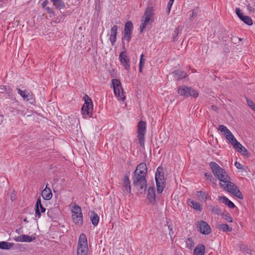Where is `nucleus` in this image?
Here are the masks:
<instances>
[{
	"mask_svg": "<svg viewBox=\"0 0 255 255\" xmlns=\"http://www.w3.org/2000/svg\"><path fill=\"white\" fill-rule=\"evenodd\" d=\"M137 137L138 140V143L140 146L144 147L145 135L146 131V124L145 122L140 121L137 124Z\"/></svg>",
	"mask_w": 255,
	"mask_h": 255,
	"instance_id": "obj_4",
	"label": "nucleus"
},
{
	"mask_svg": "<svg viewBox=\"0 0 255 255\" xmlns=\"http://www.w3.org/2000/svg\"><path fill=\"white\" fill-rule=\"evenodd\" d=\"M53 211L54 209H50L48 210L47 212V216L51 218H52L53 217Z\"/></svg>",
	"mask_w": 255,
	"mask_h": 255,
	"instance_id": "obj_47",
	"label": "nucleus"
},
{
	"mask_svg": "<svg viewBox=\"0 0 255 255\" xmlns=\"http://www.w3.org/2000/svg\"><path fill=\"white\" fill-rule=\"evenodd\" d=\"M212 109L215 111H217L218 108L216 106L213 105L212 106Z\"/></svg>",
	"mask_w": 255,
	"mask_h": 255,
	"instance_id": "obj_58",
	"label": "nucleus"
},
{
	"mask_svg": "<svg viewBox=\"0 0 255 255\" xmlns=\"http://www.w3.org/2000/svg\"><path fill=\"white\" fill-rule=\"evenodd\" d=\"M72 218L77 225L81 226L83 224V214L82 213H72Z\"/></svg>",
	"mask_w": 255,
	"mask_h": 255,
	"instance_id": "obj_14",
	"label": "nucleus"
},
{
	"mask_svg": "<svg viewBox=\"0 0 255 255\" xmlns=\"http://www.w3.org/2000/svg\"><path fill=\"white\" fill-rule=\"evenodd\" d=\"M235 165L237 168L240 169H243L244 167V166L242 164H241L240 163L237 161L235 162Z\"/></svg>",
	"mask_w": 255,
	"mask_h": 255,
	"instance_id": "obj_50",
	"label": "nucleus"
},
{
	"mask_svg": "<svg viewBox=\"0 0 255 255\" xmlns=\"http://www.w3.org/2000/svg\"><path fill=\"white\" fill-rule=\"evenodd\" d=\"M167 225H168V229L169 230V234L170 235H171V234H172L173 233V232L172 231V228H171V226L170 225L168 224V222H167Z\"/></svg>",
	"mask_w": 255,
	"mask_h": 255,
	"instance_id": "obj_54",
	"label": "nucleus"
},
{
	"mask_svg": "<svg viewBox=\"0 0 255 255\" xmlns=\"http://www.w3.org/2000/svg\"><path fill=\"white\" fill-rule=\"evenodd\" d=\"M90 218L92 223L94 226H96L98 224L99 222V217L94 211L91 212Z\"/></svg>",
	"mask_w": 255,
	"mask_h": 255,
	"instance_id": "obj_25",
	"label": "nucleus"
},
{
	"mask_svg": "<svg viewBox=\"0 0 255 255\" xmlns=\"http://www.w3.org/2000/svg\"><path fill=\"white\" fill-rule=\"evenodd\" d=\"M16 90L17 91V93L23 98V99L26 100V96H27V93H28L29 92L26 90L22 91L19 88H17Z\"/></svg>",
	"mask_w": 255,
	"mask_h": 255,
	"instance_id": "obj_36",
	"label": "nucleus"
},
{
	"mask_svg": "<svg viewBox=\"0 0 255 255\" xmlns=\"http://www.w3.org/2000/svg\"><path fill=\"white\" fill-rule=\"evenodd\" d=\"M23 221H24V222H26V223H28V221H27V219H26V218L24 219L23 220Z\"/></svg>",
	"mask_w": 255,
	"mask_h": 255,
	"instance_id": "obj_62",
	"label": "nucleus"
},
{
	"mask_svg": "<svg viewBox=\"0 0 255 255\" xmlns=\"http://www.w3.org/2000/svg\"><path fill=\"white\" fill-rule=\"evenodd\" d=\"M144 55L142 54L140 55V61H139V65L143 66L145 62V59L143 58Z\"/></svg>",
	"mask_w": 255,
	"mask_h": 255,
	"instance_id": "obj_49",
	"label": "nucleus"
},
{
	"mask_svg": "<svg viewBox=\"0 0 255 255\" xmlns=\"http://www.w3.org/2000/svg\"><path fill=\"white\" fill-rule=\"evenodd\" d=\"M13 246V243L5 241L0 242V249L2 250H9Z\"/></svg>",
	"mask_w": 255,
	"mask_h": 255,
	"instance_id": "obj_30",
	"label": "nucleus"
},
{
	"mask_svg": "<svg viewBox=\"0 0 255 255\" xmlns=\"http://www.w3.org/2000/svg\"><path fill=\"white\" fill-rule=\"evenodd\" d=\"M42 205L41 204V201L40 198H38L37 199V201L35 204V217L39 218L41 216L40 211L39 210V207H41Z\"/></svg>",
	"mask_w": 255,
	"mask_h": 255,
	"instance_id": "obj_28",
	"label": "nucleus"
},
{
	"mask_svg": "<svg viewBox=\"0 0 255 255\" xmlns=\"http://www.w3.org/2000/svg\"><path fill=\"white\" fill-rule=\"evenodd\" d=\"M124 189L123 191L125 193H130L131 188L130 185V181L128 177L126 175L124 178Z\"/></svg>",
	"mask_w": 255,
	"mask_h": 255,
	"instance_id": "obj_18",
	"label": "nucleus"
},
{
	"mask_svg": "<svg viewBox=\"0 0 255 255\" xmlns=\"http://www.w3.org/2000/svg\"><path fill=\"white\" fill-rule=\"evenodd\" d=\"M88 247H77V255H88Z\"/></svg>",
	"mask_w": 255,
	"mask_h": 255,
	"instance_id": "obj_31",
	"label": "nucleus"
},
{
	"mask_svg": "<svg viewBox=\"0 0 255 255\" xmlns=\"http://www.w3.org/2000/svg\"><path fill=\"white\" fill-rule=\"evenodd\" d=\"M39 210L40 211V213H44L46 211V209L43 206V205H41V207H39Z\"/></svg>",
	"mask_w": 255,
	"mask_h": 255,
	"instance_id": "obj_53",
	"label": "nucleus"
},
{
	"mask_svg": "<svg viewBox=\"0 0 255 255\" xmlns=\"http://www.w3.org/2000/svg\"><path fill=\"white\" fill-rule=\"evenodd\" d=\"M174 78L176 80H181L187 76L186 73L180 70H175L172 73Z\"/></svg>",
	"mask_w": 255,
	"mask_h": 255,
	"instance_id": "obj_20",
	"label": "nucleus"
},
{
	"mask_svg": "<svg viewBox=\"0 0 255 255\" xmlns=\"http://www.w3.org/2000/svg\"><path fill=\"white\" fill-rule=\"evenodd\" d=\"M236 13L240 19L244 16L240 8L238 7L236 8Z\"/></svg>",
	"mask_w": 255,
	"mask_h": 255,
	"instance_id": "obj_45",
	"label": "nucleus"
},
{
	"mask_svg": "<svg viewBox=\"0 0 255 255\" xmlns=\"http://www.w3.org/2000/svg\"><path fill=\"white\" fill-rule=\"evenodd\" d=\"M143 66H141V65H139V72L141 73L142 72V67Z\"/></svg>",
	"mask_w": 255,
	"mask_h": 255,
	"instance_id": "obj_60",
	"label": "nucleus"
},
{
	"mask_svg": "<svg viewBox=\"0 0 255 255\" xmlns=\"http://www.w3.org/2000/svg\"><path fill=\"white\" fill-rule=\"evenodd\" d=\"M188 205L194 209L201 211L202 210V206L197 202L192 200L190 199H188L187 201Z\"/></svg>",
	"mask_w": 255,
	"mask_h": 255,
	"instance_id": "obj_22",
	"label": "nucleus"
},
{
	"mask_svg": "<svg viewBox=\"0 0 255 255\" xmlns=\"http://www.w3.org/2000/svg\"><path fill=\"white\" fill-rule=\"evenodd\" d=\"M153 12L152 7H147L142 16V23L140 26V32H142L145 28L146 25L153 21Z\"/></svg>",
	"mask_w": 255,
	"mask_h": 255,
	"instance_id": "obj_3",
	"label": "nucleus"
},
{
	"mask_svg": "<svg viewBox=\"0 0 255 255\" xmlns=\"http://www.w3.org/2000/svg\"><path fill=\"white\" fill-rule=\"evenodd\" d=\"M147 198L151 204H154L155 201V193L153 187H149L147 190Z\"/></svg>",
	"mask_w": 255,
	"mask_h": 255,
	"instance_id": "obj_16",
	"label": "nucleus"
},
{
	"mask_svg": "<svg viewBox=\"0 0 255 255\" xmlns=\"http://www.w3.org/2000/svg\"><path fill=\"white\" fill-rule=\"evenodd\" d=\"M218 229L224 232H231L232 228L226 224H218L216 226Z\"/></svg>",
	"mask_w": 255,
	"mask_h": 255,
	"instance_id": "obj_26",
	"label": "nucleus"
},
{
	"mask_svg": "<svg viewBox=\"0 0 255 255\" xmlns=\"http://www.w3.org/2000/svg\"><path fill=\"white\" fill-rule=\"evenodd\" d=\"M245 23L248 25H252L253 24V20L252 18L246 15H244L240 18Z\"/></svg>",
	"mask_w": 255,
	"mask_h": 255,
	"instance_id": "obj_33",
	"label": "nucleus"
},
{
	"mask_svg": "<svg viewBox=\"0 0 255 255\" xmlns=\"http://www.w3.org/2000/svg\"><path fill=\"white\" fill-rule=\"evenodd\" d=\"M136 174L146 176L147 174V167L146 164L141 163L136 166V169L134 172V174Z\"/></svg>",
	"mask_w": 255,
	"mask_h": 255,
	"instance_id": "obj_12",
	"label": "nucleus"
},
{
	"mask_svg": "<svg viewBox=\"0 0 255 255\" xmlns=\"http://www.w3.org/2000/svg\"><path fill=\"white\" fill-rule=\"evenodd\" d=\"M6 91V87L3 85H0V93H4Z\"/></svg>",
	"mask_w": 255,
	"mask_h": 255,
	"instance_id": "obj_51",
	"label": "nucleus"
},
{
	"mask_svg": "<svg viewBox=\"0 0 255 255\" xmlns=\"http://www.w3.org/2000/svg\"><path fill=\"white\" fill-rule=\"evenodd\" d=\"M112 83L115 96L119 100L124 101L126 96L124 95L120 81L117 79H114L112 80Z\"/></svg>",
	"mask_w": 255,
	"mask_h": 255,
	"instance_id": "obj_6",
	"label": "nucleus"
},
{
	"mask_svg": "<svg viewBox=\"0 0 255 255\" xmlns=\"http://www.w3.org/2000/svg\"><path fill=\"white\" fill-rule=\"evenodd\" d=\"M178 93L180 96L186 97H193L197 98L198 96V93L196 90L185 85L180 86L178 88Z\"/></svg>",
	"mask_w": 255,
	"mask_h": 255,
	"instance_id": "obj_7",
	"label": "nucleus"
},
{
	"mask_svg": "<svg viewBox=\"0 0 255 255\" xmlns=\"http://www.w3.org/2000/svg\"><path fill=\"white\" fill-rule=\"evenodd\" d=\"M19 229H18V230H16V232L18 233V232H19Z\"/></svg>",
	"mask_w": 255,
	"mask_h": 255,
	"instance_id": "obj_63",
	"label": "nucleus"
},
{
	"mask_svg": "<svg viewBox=\"0 0 255 255\" xmlns=\"http://www.w3.org/2000/svg\"><path fill=\"white\" fill-rule=\"evenodd\" d=\"M219 200L231 209H233L235 207V204L225 196H220Z\"/></svg>",
	"mask_w": 255,
	"mask_h": 255,
	"instance_id": "obj_21",
	"label": "nucleus"
},
{
	"mask_svg": "<svg viewBox=\"0 0 255 255\" xmlns=\"http://www.w3.org/2000/svg\"><path fill=\"white\" fill-rule=\"evenodd\" d=\"M197 193L199 194L198 196L201 197L205 201L207 200V195L205 192L202 191H198Z\"/></svg>",
	"mask_w": 255,
	"mask_h": 255,
	"instance_id": "obj_41",
	"label": "nucleus"
},
{
	"mask_svg": "<svg viewBox=\"0 0 255 255\" xmlns=\"http://www.w3.org/2000/svg\"><path fill=\"white\" fill-rule=\"evenodd\" d=\"M200 232L204 235H209L212 231L210 226L204 221H200L198 223Z\"/></svg>",
	"mask_w": 255,
	"mask_h": 255,
	"instance_id": "obj_11",
	"label": "nucleus"
},
{
	"mask_svg": "<svg viewBox=\"0 0 255 255\" xmlns=\"http://www.w3.org/2000/svg\"><path fill=\"white\" fill-rule=\"evenodd\" d=\"M223 218L228 222H230V223H232L233 222V219L232 218V217L231 216V215H230L229 213H227L226 214H223L222 213V215Z\"/></svg>",
	"mask_w": 255,
	"mask_h": 255,
	"instance_id": "obj_40",
	"label": "nucleus"
},
{
	"mask_svg": "<svg viewBox=\"0 0 255 255\" xmlns=\"http://www.w3.org/2000/svg\"><path fill=\"white\" fill-rule=\"evenodd\" d=\"M84 104L82 108V113L83 117L87 118L92 117V113L93 110V104L91 99L85 95L83 97Z\"/></svg>",
	"mask_w": 255,
	"mask_h": 255,
	"instance_id": "obj_2",
	"label": "nucleus"
},
{
	"mask_svg": "<svg viewBox=\"0 0 255 255\" xmlns=\"http://www.w3.org/2000/svg\"><path fill=\"white\" fill-rule=\"evenodd\" d=\"M3 121V117L0 114V125L2 124Z\"/></svg>",
	"mask_w": 255,
	"mask_h": 255,
	"instance_id": "obj_59",
	"label": "nucleus"
},
{
	"mask_svg": "<svg viewBox=\"0 0 255 255\" xmlns=\"http://www.w3.org/2000/svg\"><path fill=\"white\" fill-rule=\"evenodd\" d=\"M41 196L43 199L45 200H49L52 197V193L51 189L47 187V184L45 189L41 192Z\"/></svg>",
	"mask_w": 255,
	"mask_h": 255,
	"instance_id": "obj_17",
	"label": "nucleus"
},
{
	"mask_svg": "<svg viewBox=\"0 0 255 255\" xmlns=\"http://www.w3.org/2000/svg\"><path fill=\"white\" fill-rule=\"evenodd\" d=\"M209 209L213 213L218 215H222V211L218 206H213L212 205H209Z\"/></svg>",
	"mask_w": 255,
	"mask_h": 255,
	"instance_id": "obj_27",
	"label": "nucleus"
},
{
	"mask_svg": "<svg viewBox=\"0 0 255 255\" xmlns=\"http://www.w3.org/2000/svg\"><path fill=\"white\" fill-rule=\"evenodd\" d=\"M218 129L219 130L223 132L226 138L234 147V145H236V143L239 142L232 133L225 126L223 125H219Z\"/></svg>",
	"mask_w": 255,
	"mask_h": 255,
	"instance_id": "obj_8",
	"label": "nucleus"
},
{
	"mask_svg": "<svg viewBox=\"0 0 255 255\" xmlns=\"http://www.w3.org/2000/svg\"><path fill=\"white\" fill-rule=\"evenodd\" d=\"M72 213H82L81 208L75 203H74L73 209L71 210Z\"/></svg>",
	"mask_w": 255,
	"mask_h": 255,
	"instance_id": "obj_37",
	"label": "nucleus"
},
{
	"mask_svg": "<svg viewBox=\"0 0 255 255\" xmlns=\"http://www.w3.org/2000/svg\"><path fill=\"white\" fill-rule=\"evenodd\" d=\"M210 167L214 176L225 183L223 184L220 183V186L231 193L236 185L231 182L230 177L225 170L215 162H211L210 163Z\"/></svg>",
	"mask_w": 255,
	"mask_h": 255,
	"instance_id": "obj_1",
	"label": "nucleus"
},
{
	"mask_svg": "<svg viewBox=\"0 0 255 255\" xmlns=\"http://www.w3.org/2000/svg\"><path fill=\"white\" fill-rule=\"evenodd\" d=\"M19 229H18V230H16V232L18 233V232H19Z\"/></svg>",
	"mask_w": 255,
	"mask_h": 255,
	"instance_id": "obj_64",
	"label": "nucleus"
},
{
	"mask_svg": "<svg viewBox=\"0 0 255 255\" xmlns=\"http://www.w3.org/2000/svg\"><path fill=\"white\" fill-rule=\"evenodd\" d=\"M119 60L125 69L128 70L130 68V61L126 51H123L120 53Z\"/></svg>",
	"mask_w": 255,
	"mask_h": 255,
	"instance_id": "obj_10",
	"label": "nucleus"
},
{
	"mask_svg": "<svg viewBox=\"0 0 255 255\" xmlns=\"http://www.w3.org/2000/svg\"><path fill=\"white\" fill-rule=\"evenodd\" d=\"M186 247L190 250H192L194 247V242L193 241L192 239L191 238H188L186 241Z\"/></svg>",
	"mask_w": 255,
	"mask_h": 255,
	"instance_id": "obj_34",
	"label": "nucleus"
},
{
	"mask_svg": "<svg viewBox=\"0 0 255 255\" xmlns=\"http://www.w3.org/2000/svg\"><path fill=\"white\" fill-rule=\"evenodd\" d=\"M234 195L240 199H243L244 198V196H243L242 193L239 190H237V192L235 193Z\"/></svg>",
	"mask_w": 255,
	"mask_h": 255,
	"instance_id": "obj_44",
	"label": "nucleus"
},
{
	"mask_svg": "<svg viewBox=\"0 0 255 255\" xmlns=\"http://www.w3.org/2000/svg\"><path fill=\"white\" fill-rule=\"evenodd\" d=\"M205 247L203 244H200L196 247L194 251V255H204L205 254Z\"/></svg>",
	"mask_w": 255,
	"mask_h": 255,
	"instance_id": "obj_24",
	"label": "nucleus"
},
{
	"mask_svg": "<svg viewBox=\"0 0 255 255\" xmlns=\"http://www.w3.org/2000/svg\"><path fill=\"white\" fill-rule=\"evenodd\" d=\"M157 187V193L159 194L161 193L165 187V181H155Z\"/></svg>",
	"mask_w": 255,
	"mask_h": 255,
	"instance_id": "obj_29",
	"label": "nucleus"
},
{
	"mask_svg": "<svg viewBox=\"0 0 255 255\" xmlns=\"http://www.w3.org/2000/svg\"><path fill=\"white\" fill-rule=\"evenodd\" d=\"M23 239V242H31L35 240V237L33 236H29L26 235H23L22 237Z\"/></svg>",
	"mask_w": 255,
	"mask_h": 255,
	"instance_id": "obj_38",
	"label": "nucleus"
},
{
	"mask_svg": "<svg viewBox=\"0 0 255 255\" xmlns=\"http://www.w3.org/2000/svg\"><path fill=\"white\" fill-rule=\"evenodd\" d=\"M48 1L47 0H45L42 3V6L43 7H45L48 4Z\"/></svg>",
	"mask_w": 255,
	"mask_h": 255,
	"instance_id": "obj_57",
	"label": "nucleus"
},
{
	"mask_svg": "<svg viewBox=\"0 0 255 255\" xmlns=\"http://www.w3.org/2000/svg\"><path fill=\"white\" fill-rule=\"evenodd\" d=\"M234 148L239 152L241 153L244 155L248 154L247 149L243 146L239 142L236 143V145H234Z\"/></svg>",
	"mask_w": 255,
	"mask_h": 255,
	"instance_id": "obj_23",
	"label": "nucleus"
},
{
	"mask_svg": "<svg viewBox=\"0 0 255 255\" xmlns=\"http://www.w3.org/2000/svg\"><path fill=\"white\" fill-rule=\"evenodd\" d=\"M26 100L29 103L33 104L35 102L34 95L33 94V93L28 92V93H27V96H26Z\"/></svg>",
	"mask_w": 255,
	"mask_h": 255,
	"instance_id": "obj_35",
	"label": "nucleus"
},
{
	"mask_svg": "<svg viewBox=\"0 0 255 255\" xmlns=\"http://www.w3.org/2000/svg\"><path fill=\"white\" fill-rule=\"evenodd\" d=\"M53 3L55 7L58 9H63L65 7V4L62 0H56V2Z\"/></svg>",
	"mask_w": 255,
	"mask_h": 255,
	"instance_id": "obj_32",
	"label": "nucleus"
},
{
	"mask_svg": "<svg viewBox=\"0 0 255 255\" xmlns=\"http://www.w3.org/2000/svg\"><path fill=\"white\" fill-rule=\"evenodd\" d=\"M133 184L137 191L143 190L145 191L146 188V180L145 176L138 174H134L132 177Z\"/></svg>",
	"mask_w": 255,
	"mask_h": 255,
	"instance_id": "obj_5",
	"label": "nucleus"
},
{
	"mask_svg": "<svg viewBox=\"0 0 255 255\" xmlns=\"http://www.w3.org/2000/svg\"><path fill=\"white\" fill-rule=\"evenodd\" d=\"M237 190H239L237 186L235 187V188H233V190L231 191V193L235 195V193H236L237 191Z\"/></svg>",
	"mask_w": 255,
	"mask_h": 255,
	"instance_id": "obj_55",
	"label": "nucleus"
},
{
	"mask_svg": "<svg viewBox=\"0 0 255 255\" xmlns=\"http://www.w3.org/2000/svg\"><path fill=\"white\" fill-rule=\"evenodd\" d=\"M174 1V0H169L168 2L167 6V12L168 14H169L170 12L171 8L173 5Z\"/></svg>",
	"mask_w": 255,
	"mask_h": 255,
	"instance_id": "obj_43",
	"label": "nucleus"
},
{
	"mask_svg": "<svg viewBox=\"0 0 255 255\" xmlns=\"http://www.w3.org/2000/svg\"><path fill=\"white\" fill-rule=\"evenodd\" d=\"M88 247L87 239L85 234H81L79 238L78 247Z\"/></svg>",
	"mask_w": 255,
	"mask_h": 255,
	"instance_id": "obj_19",
	"label": "nucleus"
},
{
	"mask_svg": "<svg viewBox=\"0 0 255 255\" xmlns=\"http://www.w3.org/2000/svg\"><path fill=\"white\" fill-rule=\"evenodd\" d=\"M180 26H178L177 28H176L174 31V34L173 35V41H176L177 39V37L178 36V34L179 33V30L180 29Z\"/></svg>",
	"mask_w": 255,
	"mask_h": 255,
	"instance_id": "obj_39",
	"label": "nucleus"
},
{
	"mask_svg": "<svg viewBox=\"0 0 255 255\" xmlns=\"http://www.w3.org/2000/svg\"><path fill=\"white\" fill-rule=\"evenodd\" d=\"M247 9L249 11L251 12L254 11L255 10L253 6H252L250 4L247 5Z\"/></svg>",
	"mask_w": 255,
	"mask_h": 255,
	"instance_id": "obj_52",
	"label": "nucleus"
},
{
	"mask_svg": "<svg viewBox=\"0 0 255 255\" xmlns=\"http://www.w3.org/2000/svg\"><path fill=\"white\" fill-rule=\"evenodd\" d=\"M133 27V24L131 21H128L125 23L124 30V36L122 38V43L123 44L124 40H127L128 43H129L130 41Z\"/></svg>",
	"mask_w": 255,
	"mask_h": 255,
	"instance_id": "obj_9",
	"label": "nucleus"
},
{
	"mask_svg": "<svg viewBox=\"0 0 255 255\" xmlns=\"http://www.w3.org/2000/svg\"><path fill=\"white\" fill-rule=\"evenodd\" d=\"M248 105L255 112V104L251 100L247 99Z\"/></svg>",
	"mask_w": 255,
	"mask_h": 255,
	"instance_id": "obj_42",
	"label": "nucleus"
},
{
	"mask_svg": "<svg viewBox=\"0 0 255 255\" xmlns=\"http://www.w3.org/2000/svg\"><path fill=\"white\" fill-rule=\"evenodd\" d=\"M155 181H165L164 172L161 167H158L157 168L155 174Z\"/></svg>",
	"mask_w": 255,
	"mask_h": 255,
	"instance_id": "obj_15",
	"label": "nucleus"
},
{
	"mask_svg": "<svg viewBox=\"0 0 255 255\" xmlns=\"http://www.w3.org/2000/svg\"><path fill=\"white\" fill-rule=\"evenodd\" d=\"M117 29L118 26L117 25H114L112 27L110 30V34L109 40L111 42L112 45H114L117 40Z\"/></svg>",
	"mask_w": 255,
	"mask_h": 255,
	"instance_id": "obj_13",
	"label": "nucleus"
},
{
	"mask_svg": "<svg viewBox=\"0 0 255 255\" xmlns=\"http://www.w3.org/2000/svg\"><path fill=\"white\" fill-rule=\"evenodd\" d=\"M46 10H47V11H48L49 13V12H50L52 11L51 8H50V7H47L46 8Z\"/></svg>",
	"mask_w": 255,
	"mask_h": 255,
	"instance_id": "obj_61",
	"label": "nucleus"
},
{
	"mask_svg": "<svg viewBox=\"0 0 255 255\" xmlns=\"http://www.w3.org/2000/svg\"><path fill=\"white\" fill-rule=\"evenodd\" d=\"M23 235H21L18 236L17 237L15 238L14 240L16 242H23L24 240L23 239Z\"/></svg>",
	"mask_w": 255,
	"mask_h": 255,
	"instance_id": "obj_48",
	"label": "nucleus"
},
{
	"mask_svg": "<svg viewBox=\"0 0 255 255\" xmlns=\"http://www.w3.org/2000/svg\"><path fill=\"white\" fill-rule=\"evenodd\" d=\"M196 15H197V13H195L194 10H192V13L191 14L190 19L191 20H193L194 16H195Z\"/></svg>",
	"mask_w": 255,
	"mask_h": 255,
	"instance_id": "obj_56",
	"label": "nucleus"
},
{
	"mask_svg": "<svg viewBox=\"0 0 255 255\" xmlns=\"http://www.w3.org/2000/svg\"><path fill=\"white\" fill-rule=\"evenodd\" d=\"M205 175L207 179H209L211 182L214 183V181L215 179L213 178L212 175L210 173H206Z\"/></svg>",
	"mask_w": 255,
	"mask_h": 255,
	"instance_id": "obj_46",
	"label": "nucleus"
}]
</instances>
